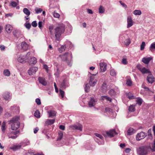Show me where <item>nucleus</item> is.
I'll return each mask as SVG.
<instances>
[{
	"label": "nucleus",
	"instance_id": "nucleus-1",
	"mask_svg": "<svg viewBox=\"0 0 155 155\" xmlns=\"http://www.w3.org/2000/svg\"><path fill=\"white\" fill-rule=\"evenodd\" d=\"M55 37L57 41L61 40V34L65 31V26L63 24L59 25L54 29Z\"/></svg>",
	"mask_w": 155,
	"mask_h": 155
},
{
	"label": "nucleus",
	"instance_id": "nucleus-2",
	"mask_svg": "<svg viewBox=\"0 0 155 155\" xmlns=\"http://www.w3.org/2000/svg\"><path fill=\"white\" fill-rule=\"evenodd\" d=\"M19 117H15L12 118L9 121V124L11 125V128L12 130H16L19 127Z\"/></svg>",
	"mask_w": 155,
	"mask_h": 155
},
{
	"label": "nucleus",
	"instance_id": "nucleus-3",
	"mask_svg": "<svg viewBox=\"0 0 155 155\" xmlns=\"http://www.w3.org/2000/svg\"><path fill=\"white\" fill-rule=\"evenodd\" d=\"M139 155H147L150 152V147L148 146H143L140 147L137 150Z\"/></svg>",
	"mask_w": 155,
	"mask_h": 155
},
{
	"label": "nucleus",
	"instance_id": "nucleus-4",
	"mask_svg": "<svg viewBox=\"0 0 155 155\" xmlns=\"http://www.w3.org/2000/svg\"><path fill=\"white\" fill-rule=\"evenodd\" d=\"M59 57L64 61H66L68 65H70V60L72 58V55L71 53H65L63 54L60 55Z\"/></svg>",
	"mask_w": 155,
	"mask_h": 155
},
{
	"label": "nucleus",
	"instance_id": "nucleus-5",
	"mask_svg": "<svg viewBox=\"0 0 155 155\" xmlns=\"http://www.w3.org/2000/svg\"><path fill=\"white\" fill-rule=\"evenodd\" d=\"M18 48L19 50L21 51H26L28 49V45L24 41L18 45Z\"/></svg>",
	"mask_w": 155,
	"mask_h": 155
},
{
	"label": "nucleus",
	"instance_id": "nucleus-6",
	"mask_svg": "<svg viewBox=\"0 0 155 155\" xmlns=\"http://www.w3.org/2000/svg\"><path fill=\"white\" fill-rule=\"evenodd\" d=\"M137 67L138 70H139L142 72V73L143 74L150 73V72L149 69L145 68V67L142 66L140 64L137 65Z\"/></svg>",
	"mask_w": 155,
	"mask_h": 155
},
{
	"label": "nucleus",
	"instance_id": "nucleus-7",
	"mask_svg": "<svg viewBox=\"0 0 155 155\" xmlns=\"http://www.w3.org/2000/svg\"><path fill=\"white\" fill-rule=\"evenodd\" d=\"M30 54V53L28 52L27 53L25 56L22 55H21L18 58V60L19 62L21 63H23L24 61H25L29 57Z\"/></svg>",
	"mask_w": 155,
	"mask_h": 155
},
{
	"label": "nucleus",
	"instance_id": "nucleus-8",
	"mask_svg": "<svg viewBox=\"0 0 155 155\" xmlns=\"http://www.w3.org/2000/svg\"><path fill=\"white\" fill-rule=\"evenodd\" d=\"M146 136V135L144 133L141 132L137 134L136 136V139L137 140H140L143 139Z\"/></svg>",
	"mask_w": 155,
	"mask_h": 155
},
{
	"label": "nucleus",
	"instance_id": "nucleus-9",
	"mask_svg": "<svg viewBox=\"0 0 155 155\" xmlns=\"http://www.w3.org/2000/svg\"><path fill=\"white\" fill-rule=\"evenodd\" d=\"M38 70V68L36 67H32L28 71V73L30 75L35 74Z\"/></svg>",
	"mask_w": 155,
	"mask_h": 155
},
{
	"label": "nucleus",
	"instance_id": "nucleus-10",
	"mask_svg": "<svg viewBox=\"0 0 155 155\" xmlns=\"http://www.w3.org/2000/svg\"><path fill=\"white\" fill-rule=\"evenodd\" d=\"M97 80L95 79L93 76L90 77V79L89 82V84L91 86H94L96 83Z\"/></svg>",
	"mask_w": 155,
	"mask_h": 155
},
{
	"label": "nucleus",
	"instance_id": "nucleus-11",
	"mask_svg": "<svg viewBox=\"0 0 155 155\" xmlns=\"http://www.w3.org/2000/svg\"><path fill=\"white\" fill-rule=\"evenodd\" d=\"M147 80L149 83L152 84L154 81L155 79L152 74L150 73L147 77Z\"/></svg>",
	"mask_w": 155,
	"mask_h": 155
},
{
	"label": "nucleus",
	"instance_id": "nucleus-12",
	"mask_svg": "<svg viewBox=\"0 0 155 155\" xmlns=\"http://www.w3.org/2000/svg\"><path fill=\"white\" fill-rule=\"evenodd\" d=\"M96 101V100L94 99L93 97H91L88 103L89 106L90 107H92L94 106Z\"/></svg>",
	"mask_w": 155,
	"mask_h": 155
},
{
	"label": "nucleus",
	"instance_id": "nucleus-13",
	"mask_svg": "<svg viewBox=\"0 0 155 155\" xmlns=\"http://www.w3.org/2000/svg\"><path fill=\"white\" fill-rule=\"evenodd\" d=\"M127 28H129L132 26L133 25L134 21L130 16H128L127 18Z\"/></svg>",
	"mask_w": 155,
	"mask_h": 155
},
{
	"label": "nucleus",
	"instance_id": "nucleus-14",
	"mask_svg": "<svg viewBox=\"0 0 155 155\" xmlns=\"http://www.w3.org/2000/svg\"><path fill=\"white\" fill-rule=\"evenodd\" d=\"M152 59V58L151 57H145L142 59V61L146 64H147Z\"/></svg>",
	"mask_w": 155,
	"mask_h": 155
},
{
	"label": "nucleus",
	"instance_id": "nucleus-15",
	"mask_svg": "<svg viewBox=\"0 0 155 155\" xmlns=\"http://www.w3.org/2000/svg\"><path fill=\"white\" fill-rule=\"evenodd\" d=\"M2 96L4 99L5 101L9 100L11 98V96L8 92H5L4 93Z\"/></svg>",
	"mask_w": 155,
	"mask_h": 155
},
{
	"label": "nucleus",
	"instance_id": "nucleus-16",
	"mask_svg": "<svg viewBox=\"0 0 155 155\" xmlns=\"http://www.w3.org/2000/svg\"><path fill=\"white\" fill-rule=\"evenodd\" d=\"M101 71L104 72L106 70L107 64L104 62H101L100 64Z\"/></svg>",
	"mask_w": 155,
	"mask_h": 155
},
{
	"label": "nucleus",
	"instance_id": "nucleus-17",
	"mask_svg": "<svg viewBox=\"0 0 155 155\" xmlns=\"http://www.w3.org/2000/svg\"><path fill=\"white\" fill-rule=\"evenodd\" d=\"M71 128L74 130H77L80 131H82V126L80 124L75 125L71 126Z\"/></svg>",
	"mask_w": 155,
	"mask_h": 155
},
{
	"label": "nucleus",
	"instance_id": "nucleus-18",
	"mask_svg": "<svg viewBox=\"0 0 155 155\" xmlns=\"http://www.w3.org/2000/svg\"><path fill=\"white\" fill-rule=\"evenodd\" d=\"M116 132L114 129H111L109 131L106 132V134L107 136L110 137H112L114 136V134H116Z\"/></svg>",
	"mask_w": 155,
	"mask_h": 155
},
{
	"label": "nucleus",
	"instance_id": "nucleus-19",
	"mask_svg": "<svg viewBox=\"0 0 155 155\" xmlns=\"http://www.w3.org/2000/svg\"><path fill=\"white\" fill-rule=\"evenodd\" d=\"M13 34L14 36L17 38L22 37V36L21 32L20 31L17 30H15L13 32Z\"/></svg>",
	"mask_w": 155,
	"mask_h": 155
},
{
	"label": "nucleus",
	"instance_id": "nucleus-20",
	"mask_svg": "<svg viewBox=\"0 0 155 155\" xmlns=\"http://www.w3.org/2000/svg\"><path fill=\"white\" fill-rule=\"evenodd\" d=\"M21 147V145H15L10 147H9V149L14 151H15L20 149Z\"/></svg>",
	"mask_w": 155,
	"mask_h": 155
},
{
	"label": "nucleus",
	"instance_id": "nucleus-21",
	"mask_svg": "<svg viewBox=\"0 0 155 155\" xmlns=\"http://www.w3.org/2000/svg\"><path fill=\"white\" fill-rule=\"evenodd\" d=\"M5 28L6 31L8 33H10L13 30L12 26L10 25H6Z\"/></svg>",
	"mask_w": 155,
	"mask_h": 155
},
{
	"label": "nucleus",
	"instance_id": "nucleus-22",
	"mask_svg": "<svg viewBox=\"0 0 155 155\" xmlns=\"http://www.w3.org/2000/svg\"><path fill=\"white\" fill-rule=\"evenodd\" d=\"M55 121V119H47L45 122V125H49L53 124Z\"/></svg>",
	"mask_w": 155,
	"mask_h": 155
},
{
	"label": "nucleus",
	"instance_id": "nucleus-23",
	"mask_svg": "<svg viewBox=\"0 0 155 155\" xmlns=\"http://www.w3.org/2000/svg\"><path fill=\"white\" fill-rule=\"evenodd\" d=\"M39 82L44 86H46L47 84V82L45 80V78L39 77L38 78Z\"/></svg>",
	"mask_w": 155,
	"mask_h": 155
},
{
	"label": "nucleus",
	"instance_id": "nucleus-24",
	"mask_svg": "<svg viewBox=\"0 0 155 155\" xmlns=\"http://www.w3.org/2000/svg\"><path fill=\"white\" fill-rule=\"evenodd\" d=\"M49 117H52L56 115V112L54 110H49L47 112Z\"/></svg>",
	"mask_w": 155,
	"mask_h": 155
},
{
	"label": "nucleus",
	"instance_id": "nucleus-25",
	"mask_svg": "<svg viewBox=\"0 0 155 155\" xmlns=\"http://www.w3.org/2000/svg\"><path fill=\"white\" fill-rule=\"evenodd\" d=\"M29 62L30 64H35L37 63L36 59L34 57H31Z\"/></svg>",
	"mask_w": 155,
	"mask_h": 155
},
{
	"label": "nucleus",
	"instance_id": "nucleus-26",
	"mask_svg": "<svg viewBox=\"0 0 155 155\" xmlns=\"http://www.w3.org/2000/svg\"><path fill=\"white\" fill-rule=\"evenodd\" d=\"M101 88L103 92H106L107 90V86L105 82H104Z\"/></svg>",
	"mask_w": 155,
	"mask_h": 155
},
{
	"label": "nucleus",
	"instance_id": "nucleus-27",
	"mask_svg": "<svg viewBox=\"0 0 155 155\" xmlns=\"http://www.w3.org/2000/svg\"><path fill=\"white\" fill-rule=\"evenodd\" d=\"M148 147H150V150H152L153 151L155 150V139L154 140L153 143H151Z\"/></svg>",
	"mask_w": 155,
	"mask_h": 155
},
{
	"label": "nucleus",
	"instance_id": "nucleus-28",
	"mask_svg": "<svg viewBox=\"0 0 155 155\" xmlns=\"http://www.w3.org/2000/svg\"><path fill=\"white\" fill-rule=\"evenodd\" d=\"M6 122L5 121H4L2 122V126H1V129L2 132L3 133H4L6 129Z\"/></svg>",
	"mask_w": 155,
	"mask_h": 155
},
{
	"label": "nucleus",
	"instance_id": "nucleus-29",
	"mask_svg": "<svg viewBox=\"0 0 155 155\" xmlns=\"http://www.w3.org/2000/svg\"><path fill=\"white\" fill-rule=\"evenodd\" d=\"M66 80H64L60 84V87L63 89L65 88L66 87Z\"/></svg>",
	"mask_w": 155,
	"mask_h": 155
},
{
	"label": "nucleus",
	"instance_id": "nucleus-30",
	"mask_svg": "<svg viewBox=\"0 0 155 155\" xmlns=\"http://www.w3.org/2000/svg\"><path fill=\"white\" fill-rule=\"evenodd\" d=\"M95 135L97 137L99 138L101 140H102V142H101L100 144H103L104 143L103 141V137L101 134L98 133H95Z\"/></svg>",
	"mask_w": 155,
	"mask_h": 155
},
{
	"label": "nucleus",
	"instance_id": "nucleus-31",
	"mask_svg": "<svg viewBox=\"0 0 155 155\" xmlns=\"http://www.w3.org/2000/svg\"><path fill=\"white\" fill-rule=\"evenodd\" d=\"M23 12L28 16H29L30 14V11L27 8H24L23 10Z\"/></svg>",
	"mask_w": 155,
	"mask_h": 155
},
{
	"label": "nucleus",
	"instance_id": "nucleus-32",
	"mask_svg": "<svg viewBox=\"0 0 155 155\" xmlns=\"http://www.w3.org/2000/svg\"><path fill=\"white\" fill-rule=\"evenodd\" d=\"M3 74L4 75L8 77L10 75V72L8 69L5 70L3 71Z\"/></svg>",
	"mask_w": 155,
	"mask_h": 155
},
{
	"label": "nucleus",
	"instance_id": "nucleus-33",
	"mask_svg": "<svg viewBox=\"0 0 155 155\" xmlns=\"http://www.w3.org/2000/svg\"><path fill=\"white\" fill-rule=\"evenodd\" d=\"M66 48V46L65 45H62L60 48H59L58 51L60 53H61L65 50Z\"/></svg>",
	"mask_w": 155,
	"mask_h": 155
},
{
	"label": "nucleus",
	"instance_id": "nucleus-34",
	"mask_svg": "<svg viewBox=\"0 0 155 155\" xmlns=\"http://www.w3.org/2000/svg\"><path fill=\"white\" fill-rule=\"evenodd\" d=\"M126 95L128 98L129 99H134L135 97L134 95L130 93H128L126 94Z\"/></svg>",
	"mask_w": 155,
	"mask_h": 155
},
{
	"label": "nucleus",
	"instance_id": "nucleus-35",
	"mask_svg": "<svg viewBox=\"0 0 155 155\" xmlns=\"http://www.w3.org/2000/svg\"><path fill=\"white\" fill-rule=\"evenodd\" d=\"M63 133L62 132L60 131L58 133V135L57 140L58 141L60 140L62 137Z\"/></svg>",
	"mask_w": 155,
	"mask_h": 155
},
{
	"label": "nucleus",
	"instance_id": "nucleus-36",
	"mask_svg": "<svg viewBox=\"0 0 155 155\" xmlns=\"http://www.w3.org/2000/svg\"><path fill=\"white\" fill-rule=\"evenodd\" d=\"M102 98L103 100H106L107 101H108L110 102H111L112 101V99L106 96H102Z\"/></svg>",
	"mask_w": 155,
	"mask_h": 155
},
{
	"label": "nucleus",
	"instance_id": "nucleus-37",
	"mask_svg": "<svg viewBox=\"0 0 155 155\" xmlns=\"http://www.w3.org/2000/svg\"><path fill=\"white\" fill-rule=\"evenodd\" d=\"M136 102L140 106L142 103L143 101L141 98L139 97L137 99Z\"/></svg>",
	"mask_w": 155,
	"mask_h": 155
},
{
	"label": "nucleus",
	"instance_id": "nucleus-38",
	"mask_svg": "<svg viewBox=\"0 0 155 155\" xmlns=\"http://www.w3.org/2000/svg\"><path fill=\"white\" fill-rule=\"evenodd\" d=\"M128 110L130 112H134L135 110V106L133 105H130L129 107Z\"/></svg>",
	"mask_w": 155,
	"mask_h": 155
},
{
	"label": "nucleus",
	"instance_id": "nucleus-39",
	"mask_svg": "<svg viewBox=\"0 0 155 155\" xmlns=\"http://www.w3.org/2000/svg\"><path fill=\"white\" fill-rule=\"evenodd\" d=\"M134 130L132 128H130L127 131V134L128 135H131L134 133Z\"/></svg>",
	"mask_w": 155,
	"mask_h": 155
},
{
	"label": "nucleus",
	"instance_id": "nucleus-40",
	"mask_svg": "<svg viewBox=\"0 0 155 155\" xmlns=\"http://www.w3.org/2000/svg\"><path fill=\"white\" fill-rule=\"evenodd\" d=\"M133 13L135 15H140L141 14V12L140 10H136L134 11Z\"/></svg>",
	"mask_w": 155,
	"mask_h": 155
},
{
	"label": "nucleus",
	"instance_id": "nucleus-41",
	"mask_svg": "<svg viewBox=\"0 0 155 155\" xmlns=\"http://www.w3.org/2000/svg\"><path fill=\"white\" fill-rule=\"evenodd\" d=\"M34 115L35 117L37 118H39L40 117V113L39 111L38 110L36 111L34 114Z\"/></svg>",
	"mask_w": 155,
	"mask_h": 155
},
{
	"label": "nucleus",
	"instance_id": "nucleus-42",
	"mask_svg": "<svg viewBox=\"0 0 155 155\" xmlns=\"http://www.w3.org/2000/svg\"><path fill=\"white\" fill-rule=\"evenodd\" d=\"M110 74L112 76H115L116 75V73L115 70L111 69L110 71Z\"/></svg>",
	"mask_w": 155,
	"mask_h": 155
},
{
	"label": "nucleus",
	"instance_id": "nucleus-43",
	"mask_svg": "<svg viewBox=\"0 0 155 155\" xmlns=\"http://www.w3.org/2000/svg\"><path fill=\"white\" fill-rule=\"evenodd\" d=\"M105 9L102 6H100L99 8V12L100 13H103L104 12Z\"/></svg>",
	"mask_w": 155,
	"mask_h": 155
},
{
	"label": "nucleus",
	"instance_id": "nucleus-44",
	"mask_svg": "<svg viewBox=\"0 0 155 155\" xmlns=\"http://www.w3.org/2000/svg\"><path fill=\"white\" fill-rule=\"evenodd\" d=\"M109 94L111 96H114L115 94V93L114 90L112 89L110 90L109 91Z\"/></svg>",
	"mask_w": 155,
	"mask_h": 155
},
{
	"label": "nucleus",
	"instance_id": "nucleus-45",
	"mask_svg": "<svg viewBox=\"0 0 155 155\" xmlns=\"http://www.w3.org/2000/svg\"><path fill=\"white\" fill-rule=\"evenodd\" d=\"M84 89L85 91L86 92H88L89 91L90 87L88 84H85Z\"/></svg>",
	"mask_w": 155,
	"mask_h": 155
},
{
	"label": "nucleus",
	"instance_id": "nucleus-46",
	"mask_svg": "<svg viewBox=\"0 0 155 155\" xmlns=\"http://www.w3.org/2000/svg\"><path fill=\"white\" fill-rule=\"evenodd\" d=\"M149 49L151 51H152V49H155V42L151 45Z\"/></svg>",
	"mask_w": 155,
	"mask_h": 155
},
{
	"label": "nucleus",
	"instance_id": "nucleus-47",
	"mask_svg": "<svg viewBox=\"0 0 155 155\" xmlns=\"http://www.w3.org/2000/svg\"><path fill=\"white\" fill-rule=\"evenodd\" d=\"M130 43V41L129 38H128L126 39L124 41V44L127 46L129 45Z\"/></svg>",
	"mask_w": 155,
	"mask_h": 155
},
{
	"label": "nucleus",
	"instance_id": "nucleus-48",
	"mask_svg": "<svg viewBox=\"0 0 155 155\" xmlns=\"http://www.w3.org/2000/svg\"><path fill=\"white\" fill-rule=\"evenodd\" d=\"M35 11L37 14H38L39 13H41L42 11V10L41 8H35Z\"/></svg>",
	"mask_w": 155,
	"mask_h": 155
},
{
	"label": "nucleus",
	"instance_id": "nucleus-49",
	"mask_svg": "<svg viewBox=\"0 0 155 155\" xmlns=\"http://www.w3.org/2000/svg\"><path fill=\"white\" fill-rule=\"evenodd\" d=\"M17 3L15 2H12L10 4V6L13 7H16L17 5Z\"/></svg>",
	"mask_w": 155,
	"mask_h": 155
},
{
	"label": "nucleus",
	"instance_id": "nucleus-50",
	"mask_svg": "<svg viewBox=\"0 0 155 155\" xmlns=\"http://www.w3.org/2000/svg\"><path fill=\"white\" fill-rule=\"evenodd\" d=\"M145 42L143 41L142 43V44L140 45V50L141 51L143 50L144 48L145 47Z\"/></svg>",
	"mask_w": 155,
	"mask_h": 155
},
{
	"label": "nucleus",
	"instance_id": "nucleus-51",
	"mask_svg": "<svg viewBox=\"0 0 155 155\" xmlns=\"http://www.w3.org/2000/svg\"><path fill=\"white\" fill-rule=\"evenodd\" d=\"M53 16L54 18H59L60 16V15L59 14L54 12L53 14Z\"/></svg>",
	"mask_w": 155,
	"mask_h": 155
},
{
	"label": "nucleus",
	"instance_id": "nucleus-52",
	"mask_svg": "<svg viewBox=\"0 0 155 155\" xmlns=\"http://www.w3.org/2000/svg\"><path fill=\"white\" fill-rule=\"evenodd\" d=\"M122 63L124 64H127V58L125 57H123L122 60Z\"/></svg>",
	"mask_w": 155,
	"mask_h": 155
},
{
	"label": "nucleus",
	"instance_id": "nucleus-53",
	"mask_svg": "<svg viewBox=\"0 0 155 155\" xmlns=\"http://www.w3.org/2000/svg\"><path fill=\"white\" fill-rule=\"evenodd\" d=\"M25 26L26 28L28 29H29L31 27V25L29 23H26L25 24Z\"/></svg>",
	"mask_w": 155,
	"mask_h": 155
},
{
	"label": "nucleus",
	"instance_id": "nucleus-54",
	"mask_svg": "<svg viewBox=\"0 0 155 155\" xmlns=\"http://www.w3.org/2000/svg\"><path fill=\"white\" fill-rule=\"evenodd\" d=\"M60 93L61 95V98H63L64 96V91L61 90H59Z\"/></svg>",
	"mask_w": 155,
	"mask_h": 155
},
{
	"label": "nucleus",
	"instance_id": "nucleus-55",
	"mask_svg": "<svg viewBox=\"0 0 155 155\" xmlns=\"http://www.w3.org/2000/svg\"><path fill=\"white\" fill-rule=\"evenodd\" d=\"M31 25L33 27H36L37 26V24L36 21H34L31 23Z\"/></svg>",
	"mask_w": 155,
	"mask_h": 155
},
{
	"label": "nucleus",
	"instance_id": "nucleus-56",
	"mask_svg": "<svg viewBox=\"0 0 155 155\" xmlns=\"http://www.w3.org/2000/svg\"><path fill=\"white\" fill-rule=\"evenodd\" d=\"M35 102L38 105L41 104V102L40 99L39 98H37L35 100Z\"/></svg>",
	"mask_w": 155,
	"mask_h": 155
},
{
	"label": "nucleus",
	"instance_id": "nucleus-57",
	"mask_svg": "<svg viewBox=\"0 0 155 155\" xmlns=\"http://www.w3.org/2000/svg\"><path fill=\"white\" fill-rule=\"evenodd\" d=\"M43 68L46 70V72H48V66L46 64L43 65Z\"/></svg>",
	"mask_w": 155,
	"mask_h": 155
},
{
	"label": "nucleus",
	"instance_id": "nucleus-58",
	"mask_svg": "<svg viewBox=\"0 0 155 155\" xmlns=\"http://www.w3.org/2000/svg\"><path fill=\"white\" fill-rule=\"evenodd\" d=\"M54 28V27L53 25H51L48 27L50 33L52 32V30Z\"/></svg>",
	"mask_w": 155,
	"mask_h": 155
},
{
	"label": "nucleus",
	"instance_id": "nucleus-59",
	"mask_svg": "<svg viewBox=\"0 0 155 155\" xmlns=\"http://www.w3.org/2000/svg\"><path fill=\"white\" fill-rule=\"evenodd\" d=\"M127 84L128 86H130L132 84V82L130 80H128L127 81Z\"/></svg>",
	"mask_w": 155,
	"mask_h": 155
},
{
	"label": "nucleus",
	"instance_id": "nucleus-60",
	"mask_svg": "<svg viewBox=\"0 0 155 155\" xmlns=\"http://www.w3.org/2000/svg\"><path fill=\"white\" fill-rule=\"evenodd\" d=\"M105 111L106 112H111L112 110L110 108L107 107L105 108Z\"/></svg>",
	"mask_w": 155,
	"mask_h": 155
},
{
	"label": "nucleus",
	"instance_id": "nucleus-61",
	"mask_svg": "<svg viewBox=\"0 0 155 155\" xmlns=\"http://www.w3.org/2000/svg\"><path fill=\"white\" fill-rule=\"evenodd\" d=\"M5 48V47L4 45H0V49L2 51H4Z\"/></svg>",
	"mask_w": 155,
	"mask_h": 155
},
{
	"label": "nucleus",
	"instance_id": "nucleus-62",
	"mask_svg": "<svg viewBox=\"0 0 155 155\" xmlns=\"http://www.w3.org/2000/svg\"><path fill=\"white\" fill-rule=\"evenodd\" d=\"M119 2L120 4L124 7L126 8H127V5L124 3L122 2L121 1H120Z\"/></svg>",
	"mask_w": 155,
	"mask_h": 155
},
{
	"label": "nucleus",
	"instance_id": "nucleus-63",
	"mask_svg": "<svg viewBox=\"0 0 155 155\" xmlns=\"http://www.w3.org/2000/svg\"><path fill=\"white\" fill-rule=\"evenodd\" d=\"M60 129L62 130H65V126L64 125H61L59 126V127Z\"/></svg>",
	"mask_w": 155,
	"mask_h": 155
},
{
	"label": "nucleus",
	"instance_id": "nucleus-64",
	"mask_svg": "<svg viewBox=\"0 0 155 155\" xmlns=\"http://www.w3.org/2000/svg\"><path fill=\"white\" fill-rule=\"evenodd\" d=\"M131 149L130 148H127L125 150V152L127 153H129L131 151Z\"/></svg>",
	"mask_w": 155,
	"mask_h": 155
}]
</instances>
